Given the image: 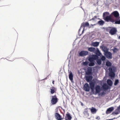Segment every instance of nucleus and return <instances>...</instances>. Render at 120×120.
I'll return each mask as SVG.
<instances>
[{
    "label": "nucleus",
    "mask_w": 120,
    "mask_h": 120,
    "mask_svg": "<svg viewBox=\"0 0 120 120\" xmlns=\"http://www.w3.org/2000/svg\"><path fill=\"white\" fill-rule=\"evenodd\" d=\"M107 21L115 24H120V17L118 11H115L112 12L109 16L106 18Z\"/></svg>",
    "instance_id": "1"
},
{
    "label": "nucleus",
    "mask_w": 120,
    "mask_h": 120,
    "mask_svg": "<svg viewBox=\"0 0 120 120\" xmlns=\"http://www.w3.org/2000/svg\"><path fill=\"white\" fill-rule=\"evenodd\" d=\"M58 99L55 95L52 96V98L51 100V103L53 105L56 104L58 101Z\"/></svg>",
    "instance_id": "2"
},
{
    "label": "nucleus",
    "mask_w": 120,
    "mask_h": 120,
    "mask_svg": "<svg viewBox=\"0 0 120 120\" xmlns=\"http://www.w3.org/2000/svg\"><path fill=\"white\" fill-rule=\"evenodd\" d=\"M120 113V105L117 107L115 112H113L111 115H114L115 114L117 115Z\"/></svg>",
    "instance_id": "3"
},
{
    "label": "nucleus",
    "mask_w": 120,
    "mask_h": 120,
    "mask_svg": "<svg viewBox=\"0 0 120 120\" xmlns=\"http://www.w3.org/2000/svg\"><path fill=\"white\" fill-rule=\"evenodd\" d=\"M107 58L108 59H111L112 58V54L111 52L108 51L104 54Z\"/></svg>",
    "instance_id": "4"
},
{
    "label": "nucleus",
    "mask_w": 120,
    "mask_h": 120,
    "mask_svg": "<svg viewBox=\"0 0 120 120\" xmlns=\"http://www.w3.org/2000/svg\"><path fill=\"white\" fill-rule=\"evenodd\" d=\"M98 58V56L96 55H93L92 57L89 58V60L91 61H94L95 60H97Z\"/></svg>",
    "instance_id": "5"
},
{
    "label": "nucleus",
    "mask_w": 120,
    "mask_h": 120,
    "mask_svg": "<svg viewBox=\"0 0 120 120\" xmlns=\"http://www.w3.org/2000/svg\"><path fill=\"white\" fill-rule=\"evenodd\" d=\"M83 113L85 117L87 118L89 116V114L88 112V108H86L84 109Z\"/></svg>",
    "instance_id": "6"
},
{
    "label": "nucleus",
    "mask_w": 120,
    "mask_h": 120,
    "mask_svg": "<svg viewBox=\"0 0 120 120\" xmlns=\"http://www.w3.org/2000/svg\"><path fill=\"white\" fill-rule=\"evenodd\" d=\"M90 88V87H89L88 84L87 83H86L84 85L83 88L84 90L86 91L87 92L89 91Z\"/></svg>",
    "instance_id": "7"
},
{
    "label": "nucleus",
    "mask_w": 120,
    "mask_h": 120,
    "mask_svg": "<svg viewBox=\"0 0 120 120\" xmlns=\"http://www.w3.org/2000/svg\"><path fill=\"white\" fill-rule=\"evenodd\" d=\"M89 84L92 91H94V86L95 83L94 82L91 81L89 83Z\"/></svg>",
    "instance_id": "8"
},
{
    "label": "nucleus",
    "mask_w": 120,
    "mask_h": 120,
    "mask_svg": "<svg viewBox=\"0 0 120 120\" xmlns=\"http://www.w3.org/2000/svg\"><path fill=\"white\" fill-rule=\"evenodd\" d=\"M114 108L113 107H111L108 109L106 111L105 113L106 114H108L110 113L114 110Z\"/></svg>",
    "instance_id": "9"
},
{
    "label": "nucleus",
    "mask_w": 120,
    "mask_h": 120,
    "mask_svg": "<svg viewBox=\"0 0 120 120\" xmlns=\"http://www.w3.org/2000/svg\"><path fill=\"white\" fill-rule=\"evenodd\" d=\"M117 30L115 28L113 27L110 30L109 33L111 35H113L116 34Z\"/></svg>",
    "instance_id": "10"
},
{
    "label": "nucleus",
    "mask_w": 120,
    "mask_h": 120,
    "mask_svg": "<svg viewBox=\"0 0 120 120\" xmlns=\"http://www.w3.org/2000/svg\"><path fill=\"white\" fill-rule=\"evenodd\" d=\"M72 118L71 116L70 113L68 112L66 115L65 117V120H71Z\"/></svg>",
    "instance_id": "11"
},
{
    "label": "nucleus",
    "mask_w": 120,
    "mask_h": 120,
    "mask_svg": "<svg viewBox=\"0 0 120 120\" xmlns=\"http://www.w3.org/2000/svg\"><path fill=\"white\" fill-rule=\"evenodd\" d=\"M96 93H100L101 90V89L99 85H97L95 87Z\"/></svg>",
    "instance_id": "12"
},
{
    "label": "nucleus",
    "mask_w": 120,
    "mask_h": 120,
    "mask_svg": "<svg viewBox=\"0 0 120 120\" xmlns=\"http://www.w3.org/2000/svg\"><path fill=\"white\" fill-rule=\"evenodd\" d=\"M109 15V13L108 12H105L103 14V17L104 19L106 21L109 22V21H107L106 19V18L107 16H108Z\"/></svg>",
    "instance_id": "13"
},
{
    "label": "nucleus",
    "mask_w": 120,
    "mask_h": 120,
    "mask_svg": "<svg viewBox=\"0 0 120 120\" xmlns=\"http://www.w3.org/2000/svg\"><path fill=\"white\" fill-rule=\"evenodd\" d=\"M88 52L87 51H82L79 53V55L81 56H86L88 54Z\"/></svg>",
    "instance_id": "14"
},
{
    "label": "nucleus",
    "mask_w": 120,
    "mask_h": 120,
    "mask_svg": "<svg viewBox=\"0 0 120 120\" xmlns=\"http://www.w3.org/2000/svg\"><path fill=\"white\" fill-rule=\"evenodd\" d=\"M55 118L57 120H61L63 119L61 118V116L58 113H55Z\"/></svg>",
    "instance_id": "15"
},
{
    "label": "nucleus",
    "mask_w": 120,
    "mask_h": 120,
    "mask_svg": "<svg viewBox=\"0 0 120 120\" xmlns=\"http://www.w3.org/2000/svg\"><path fill=\"white\" fill-rule=\"evenodd\" d=\"M50 93L51 94H53L55 93H56V89L54 87H51L50 89Z\"/></svg>",
    "instance_id": "16"
},
{
    "label": "nucleus",
    "mask_w": 120,
    "mask_h": 120,
    "mask_svg": "<svg viewBox=\"0 0 120 120\" xmlns=\"http://www.w3.org/2000/svg\"><path fill=\"white\" fill-rule=\"evenodd\" d=\"M89 26V23L88 22H83L81 24V27H84H84H88Z\"/></svg>",
    "instance_id": "17"
},
{
    "label": "nucleus",
    "mask_w": 120,
    "mask_h": 120,
    "mask_svg": "<svg viewBox=\"0 0 120 120\" xmlns=\"http://www.w3.org/2000/svg\"><path fill=\"white\" fill-rule=\"evenodd\" d=\"M102 50L104 52V54L108 51L109 49L106 46H103L102 47Z\"/></svg>",
    "instance_id": "18"
},
{
    "label": "nucleus",
    "mask_w": 120,
    "mask_h": 120,
    "mask_svg": "<svg viewBox=\"0 0 120 120\" xmlns=\"http://www.w3.org/2000/svg\"><path fill=\"white\" fill-rule=\"evenodd\" d=\"M92 69L91 67H89L87 69V72L86 74L87 75H90L92 73Z\"/></svg>",
    "instance_id": "19"
},
{
    "label": "nucleus",
    "mask_w": 120,
    "mask_h": 120,
    "mask_svg": "<svg viewBox=\"0 0 120 120\" xmlns=\"http://www.w3.org/2000/svg\"><path fill=\"white\" fill-rule=\"evenodd\" d=\"M94 53H95L96 55L98 56H100V55H101V53L98 48H97L96 49H95V51Z\"/></svg>",
    "instance_id": "20"
},
{
    "label": "nucleus",
    "mask_w": 120,
    "mask_h": 120,
    "mask_svg": "<svg viewBox=\"0 0 120 120\" xmlns=\"http://www.w3.org/2000/svg\"><path fill=\"white\" fill-rule=\"evenodd\" d=\"M89 109H90L91 112L93 114L95 113L97 111V109L93 107H92L91 108H90Z\"/></svg>",
    "instance_id": "21"
},
{
    "label": "nucleus",
    "mask_w": 120,
    "mask_h": 120,
    "mask_svg": "<svg viewBox=\"0 0 120 120\" xmlns=\"http://www.w3.org/2000/svg\"><path fill=\"white\" fill-rule=\"evenodd\" d=\"M95 49H96L94 48L90 47L88 48V50L89 51L94 52L95 51Z\"/></svg>",
    "instance_id": "22"
},
{
    "label": "nucleus",
    "mask_w": 120,
    "mask_h": 120,
    "mask_svg": "<svg viewBox=\"0 0 120 120\" xmlns=\"http://www.w3.org/2000/svg\"><path fill=\"white\" fill-rule=\"evenodd\" d=\"M73 75L71 72L69 75V77L70 80L72 82L73 80Z\"/></svg>",
    "instance_id": "23"
},
{
    "label": "nucleus",
    "mask_w": 120,
    "mask_h": 120,
    "mask_svg": "<svg viewBox=\"0 0 120 120\" xmlns=\"http://www.w3.org/2000/svg\"><path fill=\"white\" fill-rule=\"evenodd\" d=\"M88 60L90 62V63L88 64L89 66L90 67L93 66L95 65L94 61H90L89 59H88Z\"/></svg>",
    "instance_id": "24"
},
{
    "label": "nucleus",
    "mask_w": 120,
    "mask_h": 120,
    "mask_svg": "<svg viewBox=\"0 0 120 120\" xmlns=\"http://www.w3.org/2000/svg\"><path fill=\"white\" fill-rule=\"evenodd\" d=\"M92 77L91 76H89L86 77V80L87 82L91 81L92 79Z\"/></svg>",
    "instance_id": "25"
},
{
    "label": "nucleus",
    "mask_w": 120,
    "mask_h": 120,
    "mask_svg": "<svg viewBox=\"0 0 120 120\" xmlns=\"http://www.w3.org/2000/svg\"><path fill=\"white\" fill-rule=\"evenodd\" d=\"M99 42H96L92 43V45L94 47H97L99 45Z\"/></svg>",
    "instance_id": "26"
},
{
    "label": "nucleus",
    "mask_w": 120,
    "mask_h": 120,
    "mask_svg": "<svg viewBox=\"0 0 120 120\" xmlns=\"http://www.w3.org/2000/svg\"><path fill=\"white\" fill-rule=\"evenodd\" d=\"M106 65L108 67H111L112 65V64L110 61H108L106 62Z\"/></svg>",
    "instance_id": "27"
},
{
    "label": "nucleus",
    "mask_w": 120,
    "mask_h": 120,
    "mask_svg": "<svg viewBox=\"0 0 120 120\" xmlns=\"http://www.w3.org/2000/svg\"><path fill=\"white\" fill-rule=\"evenodd\" d=\"M115 74L114 72H109V76L111 78L114 77L115 76Z\"/></svg>",
    "instance_id": "28"
},
{
    "label": "nucleus",
    "mask_w": 120,
    "mask_h": 120,
    "mask_svg": "<svg viewBox=\"0 0 120 120\" xmlns=\"http://www.w3.org/2000/svg\"><path fill=\"white\" fill-rule=\"evenodd\" d=\"M107 82L108 84L110 86H111L112 84V81L110 79H108L107 81Z\"/></svg>",
    "instance_id": "29"
},
{
    "label": "nucleus",
    "mask_w": 120,
    "mask_h": 120,
    "mask_svg": "<svg viewBox=\"0 0 120 120\" xmlns=\"http://www.w3.org/2000/svg\"><path fill=\"white\" fill-rule=\"evenodd\" d=\"M102 88L104 90H107L108 88V86L106 84H105L102 86Z\"/></svg>",
    "instance_id": "30"
},
{
    "label": "nucleus",
    "mask_w": 120,
    "mask_h": 120,
    "mask_svg": "<svg viewBox=\"0 0 120 120\" xmlns=\"http://www.w3.org/2000/svg\"><path fill=\"white\" fill-rule=\"evenodd\" d=\"M119 83V80L118 79H116L115 80L114 83V85L115 86H116Z\"/></svg>",
    "instance_id": "31"
},
{
    "label": "nucleus",
    "mask_w": 120,
    "mask_h": 120,
    "mask_svg": "<svg viewBox=\"0 0 120 120\" xmlns=\"http://www.w3.org/2000/svg\"><path fill=\"white\" fill-rule=\"evenodd\" d=\"M98 23L100 25H103L104 23V22L102 20H100L98 21Z\"/></svg>",
    "instance_id": "32"
},
{
    "label": "nucleus",
    "mask_w": 120,
    "mask_h": 120,
    "mask_svg": "<svg viewBox=\"0 0 120 120\" xmlns=\"http://www.w3.org/2000/svg\"><path fill=\"white\" fill-rule=\"evenodd\" d=\"M97 64L99 65H100L101 63V60L98 59L97 60Z\"/></svg>",
    "instance_id": "33"
},
{
    "label": "nucleus",
    "mask_w": 120,
    "mask_h": 120,
    "mask_svg": "<svg viewBox=\"0 0 120 120\" xmlns=\"http://www.w3.org/2000/svg\"><path fill=\"white\" fill-rule=\"evenodd\" d=\"M88 61H86L85 62H84L83 63V64L84 65L86 66L88 64Z\"/></svg>",
    "instance_id": "34"
},
{
    "label": "nucleus",
    "mask_w": 120,
    "mask_h": 120,
    "mask_svg": "<svg viewBox=\"0 0 120 120\" xmlns=\"http://www.w3.org/2000/svg\"><path fill=\"white\" fill-rule=\"evenodd\" d=\"M101 59L102 61H103L105 60L106 59V58L104 56H103L101 57Z\"/></svg>",
    "instance_id": "35"
},
{
    "label": "nucleus",
    "mask_w": 120,
    "mask_h": 120,
    "mask_svg": "<svg viewBox=\"0 0 120 120\" xmlns=\"http://www.w3.org/2000/svg\"><path fill=\"white\" fill-rule=\"evenodd\" d=\"M109 72H113V70L112 68L110 67L109 69Z\"/></svg>",
    "instance_id": "36"
},
{
    "label": "nucleus",
    "mask_w": 120,
    "mask_h": 120,
    "mask_svg": "<svg viewBox=\"0 0 120 120\" xmlns=\"http://www.w3.org/2000/svg\"><path fill=\"white\" fill-rule=\"evenodd\" d=\"M105 93L104 92H102L100 94V95L102 96L103 95H105Z\"/></svg>",
    "instance_id": "37"
},
{
    "label": "nucleus",
    "mask_w": 120,
    "mask_h": 120,
    "mask_svg": "<svg viewBox=\"0 0 120 120\" xmlns=\"http://www.w3.org/2000/svg\"><path fill=\"white\" fill-rule=\"evenodd\" d=\"M97 18V17L96 16H95L92 19H91L90 20H94L95 19H96Z\"/></svg>",
    "instance_id": "38"
},
{
    "label": "nucleus",
    "mask_w": 120,
    "mask_h": 120,
    "mask_svg": "<svg viewBox=\"0 0 120 120\" xmlns=\"http://www.w3.org/2000/svg\"><path fill=\"white\" fill-rule=\"evenodd\" d=\"M96 119L97 120H99L100 119V118L99 116H98L96 117Z\"/></svg>",
    "instance_id": "39"
},
{
    "label": "nucleus",
    "mask_w": 120,
    "mask_h": 120,
    "mask_svg": "<svg viewBox=\"0 0 120 120\" xmlns=\"http://www.w3.org/2000/svg\"><path fill=\"white\" fill-rule=\"evenodd\" d=\"M116 118H113V119H109V120H113L114 119H115Z\"/></svg>",
    "instance_id": "40"
},
{
    "label": "nucleus",
    "mask_w": 120,
    "mask_h": 120,
    "mask_svg": "<svg viewBox=\"0 0 120 120\" xmlns=\"http://www.w3.org/2000/svg\"><path fill=\"white\" fill-rule=\"evenodd\" d=\"M52 83L53 84H54V80H53V81L52 82Z\"/></svg>",
    "instance_id": "41"
},
{
    "label": "nucleus",
    "mask_w": 120,
    "mask_h": 120,
    "mask_svg": "<svg viewBox=\"0 0 120 120\" xmlns=\"http://www.w3.org/2000/svg\"><path fill=\"white\" fill-rule=\"evenodd\" d=\"M96 25L95 24H94V25H93L92 24H91V26H93L94 25Z\"/></svg>",
    "instance_id": "42"
},
{
    "label": "nucleus",
    "mask_w": 120,
    "mask_h": 120,
    "mask_svg": "<svg viewBox=\"0 0 120 120\" xmlns=\"http://www.w3.org/2000/svg\"><path fill=\"white\" fill-rule=\"evenodd\" d=\"M84 29L83 30H82V33H83V32H84Z\"/></svg>",
    "instance_id": "43"
},
{
    "label": "nucleus",
    "mask_w": 120,
    "mask_h": 120,
    "mask_svg": "<svg viewBox=\"0 0 120 120\" xmlns=\"http://www.w3.org/2000/svg\"><path fill=\"white\" fill-rule=\"evenodd\" d=\"M81 105L82 106H83V104L82 103H81Z\"/></svg>",
    "instance_id": "44"
},
{
    "label": "nucleus",
    "mask_w": 120,
    "mask_h": 120,
    "mask_svg": "<svg viewBox=\"0 0 120 120\" xmlns=\"http://www.w3.org/2000/svg\"><path fill=\"white\" fill-rule=\"evenodd\" d=\"M119 39H120V36H119Z\"/></svg>",
    "instance_id": "45"
},
{
    "label": "nucleus",
    "mask_w": 120,
    "mask_h": 120,
    "mask_svg": "<svg viewBox=\"0 0 120 120\" xmlns=\"http://www.w3.org/2000/svg\"><path fill=\"white\" fill-rule=\"evenodd\" d=\"M119 98H120V94L119 95Z\"/></svg>",
    "instance_id": "46"
},
{
    "label": "nucleus",
    "mask_w": 120,
    "mask_h": 120,
    "mask_svg": "<svg viewBox=\"0 0 120 120\" xmlns=\"http://www.w3.org/2000/svg\"><path fill=\"white\" fill-rule=\"evenodd\" d=\"M115 49H116V48H115Z\"/></svg>",
    "instance_id": "47"
},
{
    "label": "nucleus",
    "mask_w": 120,
    "mask_h": 120,
    "mask_svg": "<svg viewBox=\"0 0 120 120\" xmlns=\"http://www.w3.org/2000/svg\"><path fill=\"white\" fill-rule=\"evenodd\" d=\"M113 51L114 52V50H113Z\"/></svg>",
    "instance_id": "48"
}]
</instances>
